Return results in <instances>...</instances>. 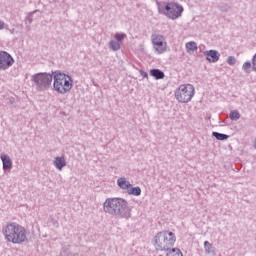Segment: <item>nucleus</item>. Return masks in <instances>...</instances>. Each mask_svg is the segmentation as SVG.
Here are the masks:
<instances>
[{
	"label": "nucleus",
	"instance_id": "obj_1",
	"mask_svg": "<svg viewBox=\"0 0 256 256\" xmlns=\"http://www.w3.org/2000/svg\"><path fill=\"white\" fill-rule=\"evenodd\" d=\"M104 213L112 217H121L129 219L131 217V208L127 200L123 198H107L103 203Z\"/></svg>",
	"mask_w": 256,
	"mask_h": 256
},
{
	"label": "nucleus",
	"instance_id": "obj_2",
	"mask_svg": "<svg viewBox=\"0 0 256 256\" xmlns=\"http://www.w3.org/2000/svg\"><path fill=\"white\" fill-rule=\"evenodd\" d=\"M2 233L8 243H13V245L27 243V230L18 223L7 224L3 227Z\"/></svg>",
	"mask_w": 256,
	"mask_h": 256
},
{
	"label": "nucleus",
	"instance_id": "obj_3",
	"mask_svg": "<svg viewBox=\"0 0 256 256\" xmlns=\"http://www.w3.org/2000/svg\"><path fill=\"white\" fill-rule=\"evenodd\" d=\"M177 241V237H175V233L169 231H162L157 233V235L153 239V245L156 251H169L175 242Z\"/></svg>",
	"mask_w": 256,
	"mask_h": 256
},
{
	"label": "nucleus",
	"instance_id": "obj_4",
	"mask_svg": "<svg viewBox=\"0 0 256 256\" xmlns=\"http://www.w3.org/2000/svg\"><path fill=\"white\" fill-rule=\"evenodd\" d=\"M52 79H54V90H56L57 93H60L61 95H65L66 93H69L71 89H73V79H71V76L68 74L56 71L54 72Z\"/></svg>",
	"mask_w": 256,
	"mask_h": 256
},
{
	"label": "nucleus",
	"instance_id": "obj_5",
	"mask_svg": "<svg viewBox=\"0 0 256 256\" xmlns=\"http://www.w3.org/2000/svg\"><path fill=\"white\" fill-rule=\"evenodd\" d=\"M31 82L37 91H47L53 83V75L46 72L36 73L31 76Z\"/></svg>",
	"mask_w": 256,
	"mask_h": 256
},
{
	"label": "nucleus",
	"instance_id": "obj_6",
	"mask_svg": "<svg viewBox=\"0 0 256 256\" xmlns=\"http://www.w3.org/2000/svg\"><path fill=\"white\" fill-rule=\"evenodd\" d=\"M159 13H163L168 19L175 21L183 15V7L179 3H167L165 6L158 7Z\"/></svg>",
	"mask_w": 256,
	"mask_h": 256
},
{
	"label": "nucleus",
	"instance_id": "obj_7",
	"mask_svg": "<svg viewBox=\"0 0 256 256\" xmlns=\"http://www.w3.org/2000/svg\"><path fill=\"white\" fill-rule=\"evenodd\" d=\"M195 95V87L191 84H182L175 91V98L179 103H189Z\"/></svg>",
	"mask_w": 256,
	"mask_h": 256
},
{
	"label": "nucleus",
	"instance_id": "obj_8",
	"mask_svg": "<svg viewBox=\"0 0 256 256\" xmlns=\"http://www.w3.org/2000/svg\"><path fill=\"white\" fill-rule=\"evenodd\" d=\"M152 45L157 53H165L167 51V42H165V36L161 34H152Z\"/></svg>",
	"mask_w": 256,
	"mask_h": 256
},
{
	"label": "nucleus",
	"instance_id": "obj_9",
	"mask_svg": "<svg viewBox=\"0 0 256 256\" xmlns=\"http://www.w3.org/2000/svg\"><path fill=\"white\" fill-rule=\"evenodd\" d=\"M14 63H15V59H13V56H11L9 52L0 51V69L2 71H7L9 67H13Z\"/></svg>",
	"mask_w": 256,
	"mask_h": 256
},
{
	"label": "nucleus",
	"instance_id": "obj_10",
	"mask_svg": "<svg viewBox=\"0 0 256 256\" xmlns=\"http://www.w3.org/2000/svg\"><path fill=\"white\" fill-rule=\"evenodd\" d=\"M204 56L209 63H217L221 57V54L217 50H208L204 51Z\"/></svg>",
	"mask_w": 256,
	"mask_h": 256
},
{
	"label": "nucleus",
	"instance_id": "obj_11",
	"mask_svg": "<svg viewBox=\"0 0 256 256\" xmlns=\"http://www.w3.org/2000/svg\"><path fill=\"white\" fill-rule=\"evenodd\" d=\"M117 185L123 191L129 192L130 187H132L131 182L125 177H120L117 179Z\"/></svg>",
	"mask_w": 256,
	"mask_h": 256
},
{
	"label": "nucleus",
	"instance_id": "obj_12",
	"mask_svg": "<svg viewBox=\"0 0 256 256\" xmlns=\"http://www.w3.org/2000/svg\"><path fill=\"white\" fill-rule=\"evenodd\" d=\"M54 167L58 169V171H63V167H67V161L65 160V156H58L53 161Z\"/></svg>",
	"mask_w": 256,
	"mask_h": 256
},
{
	"label": "nucleus",
	"instance_id": "obj_13",
	"mask_svg": "<svg viewBox=\"0 0 256 256\" xmlns=\"http://www.w3.org/2000/svg\"><path fill=\"white\" fill-rule=\"evenodd\" d=\"M1 161H2L4 171H7V169H12L13 161H11V157H9V155L2 154Z\"/></svg>",
	"mask_w": 256,
	"mask_h": 256
},
{
	"label": "nucleus",
	"instance_id": "obj_14",
	"mask_svg": "<svg viewBox=\"0 0 256 256\" xmlns=\"http://www.w3.org/2000/svg\"><path fill=\"white\" fill-rule=\"evenodd\" d=\"M151 77H154V79H165V73L161 71L160 69H152L150 71Z\"/></svg>",
	"mask_w": 256,
	"mask_h": 256
},
{
	"label": "nucleus",
	"instance_id": "obj_15",
	"mask_svg": "<svg viewBox=\"0 0 256 256\" xmlns=\"http://www.w3.org/2000/svg\"><path fill=\"white\" fill-rule=\"evenodd\" d=\"M204 249L206 255H215V247H213L209 241L204 242Z\"/></svg>",
	"mask_w": 256,
	"mask_h": 256
},
{
	"label": "nucleus",
	"instance_id": "obj_16",
	"mask_svg": "<svg viewBox=\"0 0 256 256\" xmlns=\"http://www.w3.org/2000/svg\"><path fill=\"white\" fill-rule=\"evenodd\" d=\"M128 195H134L135 197H139V195H141V187L136 186V187H130V189H128Z\"/></svg>",
	"mask_w": 256,
	"mask_h": 256
},
{
	"label": "nucleus",
	"instance_id": "obj_17",
	"mask_svg": "<svg viewBox=\"0 0 256 256\" xmlns=\"http://www.w3.org/2000/svg\"><path fill=\"white\" fill-rule=\"evenodd\" d=\"M166 256H183V252L179 248H170L167 250Z\"/></svg>",
	"mask_w": 256,
	"mask_h": 256
},
{
	"label": "nucleus",
	"instance_id": "obj_18",
	"mask_svg": "<svg viewBox=\"0 0 256 256\" xmlns=\"http://www.w3.org/2000/svg\"><path fill=\"white\" fill-rule=\"evenodd\" d=\"M212 136L215 137V139H217L218 141H227V139H229V135L219 132H213Z\"/></svg>",
	"mask_w": 256,
	"mask_h": 256
},
{
	"label": "nucleus",
	"instance_id": "obj_19",
	"mask_svg": "<svg viewBox=\"0 0 256 256\" xmlns=\"http://www.w3.org/2000/svg\"><path fill=\"white\" fill-rule=\"evenodd\" d=\"M186 49L188 53H193L195 51H197V43L196 42H187L186 43Z\"/></svg>",
	"mask_w": 256,
	"mask_h": 256
},
{
	"label": "nucleus",
	"instance_id": "obj_20",
	"mask_svg": "<svg viewBox=\"0 0 256 256\" xmlns=\"http://www.w3.org/2000/svg\"><path fill=\"white\" fill-rule=\"evenodd\" d=\"M109 49H111V51H119V49H121V44L115 40H111L109 42Z\"/></svg>",
	"mask_w": 256,
	"mask_h": 256
},
{
	"label": "nucleus",
	"instance_id": "obj_21",
	"mask_svg": "<svg viewBox=\"0 0 256 256\" xmlns=\"http://www.w3.org/2000/svg\"><path fill=\"white\" fill-rule=\"evenodd\" d=\"M218 9L221 11V13H229V11H231V5L227 3H221L219 4Z\"/></svg>",
	"mask_w": 256,
	"mask_h": 256
},
{
	"label": "nucleus",
	"instance_id": "obj_22",
	"mask_svg": "<svg viewBox=\"0 0 256 256\" xmlns=\"http://www.w3.org/2000/svg\"><path fill=\"white\" fill-rule=\"evenodd\" d=\"M230 119L231 121H239V119H241V114L237 110L231 111Z\"/></svg>",
	"mask_w": 256,
	"mask_h": 256
},
{
	"label": "nucleus",
	"instance_id": "obj_23",
	"mask_svg": "<svg viewBox=\"0 0 256 256\" xmlns=\"http://www.w3.org/2000/svg\"><path fill=\"white\" fill-rule=\"evenodd\" d=\"M125 37H127L126 34H121V33H116L114 38L116 39V42L121 43V41H123V39H125Z\"/></svg>",
	"mask_w": 256,
	"mask_h": 256
},
{
	"label": "nucleus",
	"instance_id": "obj_24",
	"mask_svg": "<svg viewBox=\"0 0 256 256\" xmlns=\"http://www.w3.org/2000/svg\"><path fill=\"white\" fill-rule=\"evenodd\" d=\"M251 67H253V64H251V62H245L242 66L243 71H245V73H249V69H251Z\"/></svg>",
	"mask_w": 256,
	"mask_h": 256
},
{
	"label": "nucleus",
	"instance_id": "obj_25",
	"mask_svg": "<svg viewBox=\"0 0 256 256\" xmlns=\"http://www.w3.org/2000/svg\"><path fill=\"white\" fill-rule=\"evenodd\" d=\"M227 63L228 65H235V63H237V60L235 59L234 56H229L227 59Z\"/></svg>",
	"mask_w": 256,
	"mask_h": 256
},
{
	"label": "nucleus",
	"instance_id": "obj_26",
	"mask_svg": "<svg viewBox=\"0 0 256 256\" xmlns=\"http://www.w3.org/2000/svg\"><path fill=\"white\" fill-rule=\"evenodd\" d=\"M140 75L141 77H143V79H146L147 77H149V74H147V72L140 70Z\"/></svg>",
	"mask_w": 256,
	"mask_h": 256
},
{
	"label": "nucleus",
	"instance_id": "obj_27",
	"mask_svg": "<svg viewBox=\"0 0 256 256\" xmlns=\"http://www.w3.org/2000/svg\"><path fill=\"white\" fill-rule=\"evenodd\" d=\"M27 23H28V25H31L33 23V17L29 16L26 20V25H27Z\"/></svg>",
	"mask_w": 256,
	"mask_h": 256
},
{
	"label": "nucleus",
	"instance_id": "obj_28",
	"mask_svg": "<svg viewBox=\"0 0 256 256\" xmlns=\"http://www.w3.org/2000/svg\"><path fill=\"white\" fill-rule=\"evenodd\" d=\"M3 29H5V22L0 20V31H3Z\"/></svg>",
	"mask_w": 256,
	"mask_h": 256
},
{
	"label": "nucleus",
	"instance_id": "obj_29",
	"mask_svg": "<svg viewBox=\"0 0 256 256\" xmlns=\"http://www.w3.org/2000/svg\"><path fill=\"white\" fill-rule=\"evenodd\" d=\"M15 104V98L10 97L8 101V105H14Z\"/></svg>",
	"mask_w": 256,
	"mask_h": 256
},
{
	"label": "nucleus",
	"instance_id": "obj_30",
	"mask_svg": "<svg viewBox=\"0 0 256 256\" xmlns=\"http://www.w3.org/2000/svg\"><path fill=\"white\" fill-rule=\"evenodd\" d=\"M254 149H256V140L254 141Z\"/></svg>",
	"mask_w": 256,
	"mask_h": 256
}]
</instances>
